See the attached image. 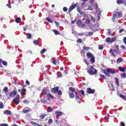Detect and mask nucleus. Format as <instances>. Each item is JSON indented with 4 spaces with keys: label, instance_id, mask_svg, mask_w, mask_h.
Masks as SVG:
<instances>
[{
    "label": "nucleus",
    "instance_id": "nucleus-1",
    "mask_svg": "<svg viewBox=\"0 0 126 126\" xmlns=\"http://www.w3.org/2000/svg\"><path fill=\"white\" fill-rule=\"evenodd\" d=\"M114 49L113 50L111 49L109 51V53L111 54L112 56L114 58H116V56L115 54H120V49H119V45H115L114 46ZM114 52L115 54L114 53Z\"/></svg>",
    "mask_w": 126,
    "mask_h": 126
},
{
    "label": "nucleus",
    "instance_id": "nucleus-2",
    "mask_svg": "<svg viewBox=\"0 0 126 126\" xmlns=\"http://www.w3.org/2000/svg\"><path fill=\"white\" fill-rule=\"evenodd\" d=\"M87 72L90 75H95V74H97V69L91 65L90 68L87 69Z\"/></svg>",
    "mask_w": 126,
    "mask_h": 126
},
{
    "label": "nucleus",
    "instance_id": "nucleus-3",
    "mask_svg": "<svg viewBox=\"0 0 126 126\" xmlns=\"http://www.w3.org/2000/svg\"><path fill=\"white\" fill-rule=\"evenodd\" d=\"M86 56L88 59H91L90 62L92 63H95V57H94V55H93V54L88 52L86 54Z\"/></svg>",
    "mask_w": 126,
    "mask_h": 126
},
{
    "label": "nucleus",
    "instance_id": "nucleus-4",
    "mask_svg": "<svg viewBox=\"0 0 126 126\" xmlns=\"http://www.w3.org/2000/svg\"><path fill=\"white\" fill-rule=\"evenodd\" d=\"M17 95H19V94H18V93H17V90H16V88H15L14 90L12 91L11 92H10L9 94V97H10V98H12L15 96L17 97Z\"/></svg>",
    "mask_w": 126,
    "mask_h": 126
},
{
    "label": "nucleus",
    "instance_id": "nucleus-5",
    "mask_svg": "<svg viewBox=\"0 0 126 126\" xmlns=\"http://www.w3.org/2000/svg\"><path fill=\"white\" fill-rule=\"evenodd\" d=\"M13 101L16 105H18L20 102V95L17 94V96L13 99Z\"/></svg>",
    "mask_w": 126,
    "mask_h": 126
},
{
    "label": "nucleus",
    "instance_id": "nucleus-6",
    "mask_svg": "<svg viewBox=\"0 0 126 126\" xmlns=\"http://www.w3.org/2000/svg\"><path fill=\"white\" fill-rule=\"evenodd\" d=\"M116 37H112V38L107 37L105 39V40L107 43H110V44H112V43H114V42L116 41Z\"/></svg>",
    "mask_w": 126,
    "mask_h": 126
},
{
    "label": "nucleus",
    "instance_id": "nucleus-7",
    "mask_svg": "<svg viewBox=\"0 0 126 126\" xmlns=\"http://www.w3.org/2000/svg\"><path fill=\"white\" fill-rule=\"evenodd\" d=\"M86 92L88 94H94L95 93V90H93L91 88H88Z\"/></svg>",
    "mask_w": 126,
    "mask_h": 126
},
{
    "label": "nucleus",
    "instance_id": "nucleus-8",
    "mask_svg": "<svg viewBox=\"0 0 126 126\" xmlns=\"http://www.w3.org/2000/svg\"><path fill=\"white\" fill-rule=\"evenodd\" d=\"M76 6V4L70 5L69 8H68V13H70V12L72 11L73 9H74V8H75Z\"/></svg>",
    "mask_w": 126,
    "mask_h": 126
},
{
    "label": "nucleus",
    "instance_id": "nucleus-9",
    "mask_svg": "<svg viewBox=\"0 0 126 126\" xmlns=\"http://www.w3.org/2000/svg\"><path fill=\"white\" fill-rule=\"evenodd\" d=\"M117 3L118 4H123L124 3L125 5L126 6V0H117Z\"/></svg>",
    "mask_w": 126,
    "mask_h": 126
},
{
    "label": "nucleus",
    "instance_id": "nucleus-10",
    "mask_svg": "<svg viewBox=\"0 0 126 126\" xmlns=\"http://www.w3.org/2000/svg\"><path fill=\"white\" fill-rule=\"evenodd\" d=\"M58 89H60V87L59 86L53 88L51 89V92L56 94V93H57V91H58Z\"/></svg>",
    "mask_w": 126,
    "mask_h": 126
},
{
    "label": "nucleus",
    "instance_id": "nucleus-11",
    "mask_svg": "<svg viewBox=\"0 0 126 126\" xmlns=\"http://www.w3.org/2000/svg\"><path fill=\"white\" fill-rule=\"evenodd\" d=\"M55 115H56V116H57L58 117H62V116L63 115V112L60 111H57L55 112Z\"/></svg>",
    "mask_w": 126,
    "mask_h": 126
},
{
    "label": "nucleus",
    "instance_id": "nucleus-12",
    "mask_svg": "<svg viewBox=\"0 0 126 126\" xmlns=\"http://www.w3.org/2000/svg\"><path fill=\"white\" fill-rule=\"evenodd\" d=\"M107 71L112 74H115V73H116V71H115L114 69L107 68Z\"/></svg>",
    "mask_w": 126,
    "mask_h": 126
},
{
    "label": "nucleus",
    "instance_id": "nucleus-13",
    "mask_svg": "<svg viewBox=\"0 0 126 126\" xmlns=\"http://www.w3.org/2000/svg\"><path fill=\"white\" fill-rule=\"evenodd\" d=\"M103 73L105 74V75H107L108 77H110L111 76V75H110V73L108 72V68H107L106 70H103Z\"/></svg>",
    "mask_w": 126,
    "mask_h": 126
},
{
    "label": "nucleus",
    "instance_id": "nucleus-14",
    "mask_svg": "<svg viewBox=\"0 0 126 126\" xmlns=\"http://www.w3.org/2000/svg\"><path fill=\"white\" fill-rule=\"evenodd\" d=\"M82 23H83L82 20L79 19L77 22V26H78V27H80V26L82 25Z\"/></svg>",
    "mask_w": 126,
    "mask_h": 126
},
{
    "label": "nucleus",
    "instance_id": "nucleus-15",
    "mask_svg": "<svg viewBox=\"0 0 126 126\" xmlns=\"http://www.w3.org/2000/svg\"><path fill=\"white\" fill-rule=\"evenodd\" d=\"M21 95L22 96H25V95H26V89H22Z\"/></svg>",
    "mask_w": 126,
    "mask_h": 126
},
{
    "label": "nucleus",
    "instance_id": "nucleus-16",
    "mask_svg": "<svg viewBox=\"0 0 126 126\" xmlns=\"http://www.w3.org/2000/svg\"><path fill=\"white\" fill-rule=\"evenodd\" d=\"M77 10L78 11V12H79V13L81 15H83L84 14V12H82V11H81V9H80V7H78L77 8Z\"/></svg>",
    "mask_w": 126,
    "mask_h": 126
},
{
    "label": "nucleus",
    "instance_id": "nucleus-17",
    "mask_svg": "<svg viewBox=\"0 0 126 126\" xmlns=\"http://www.w3.org/2000/svg\"><path fill=\"white\" fill-rule=\"evenodd\" d=\"M3 114L4 115H7V116H8L9 115H11V111L9 110H5L3 112Z\"/></svg>",
    "mask_w": 126,
    "mask_h": 126
},
{
    "label": "nucleus",
    "instance_id": "nucleus-18",
    "mask_svg": "<svg viewBox=\"0 0 126 126\" xmlns=\"http://www.w3.org/2000/svg\"><path fill=\"white\" fill-rule=\"evenodd\" d=\"M41 93L42 95H48V93L47 92V91H46V88H43Z\"/></svg>",
    "mask_w": 126,
    "mask_h": 126
},
{
    "label": "nucleus",
    "instance_id": "nucleus-19",
    "mask_svg": "<svg viewBox=\"0 0 126 126\" xmlns=\"http://www.w3.org/2000/svg\"><path fill=\"white\" fill-rule=\"evenodd\" d=\"M2 91H4L5 94L7 95V92H8V88H7V87H4Z\"/></svg>",
    "mask_w": 126,
    "mask_h": 126
},
{
    "label": "nucleus",
    "instance_id": "nucleus-20",
    "mask_svg": "<svg viewBox=\"0 0 126 126\" xmlns=\"http://www.w3.org/2000/svg\"><path fill=\"white\" fill-rule=\"evenodd\" d=\"M46 116H47V115L45 113H43V114H41L40 116H39V118L41 119V120H44V119H45V118H46Z\"/></svg>",
    "mask_w": 126,
    "mask_h": 126
},
{
    "label": "nucleus",
    "instance_id": "nucleus-21",
    "mask_svg": "<svg viewBox=\"0 0 126 126\" xmlns=\"http://www.w3.org/2000/svg\"><path fill=\"white\" fill-rule=\"evenodd\" d=\"M123 62V58H119V59H117L116 63L117 64H119V63H121Z\"/></svg>",
    "mask_w": 126,
    "mask_h": 126
},
{
    "label": "nucleus",
    "instance_id": "nucleus-22",
    "mask_svg": "<svg viewBox=\"0 0 126 126\" xmlns=\"http://www.w3.org/2000/svg\"><path fill=\"white\" fill-rule=\"evenodd\" d=\"M22 112L24 113V114H26L27 113L30 112V108H28V109H24L22 111Z\"/></svg>",
    "mask_w": 126,
    "mask_h": 126
},
{
    "label": "nucleus",
    "instance_id": "nucleus-23",
    "mask_svg": "<svg viewBox=\"0 0 126 126\" xmlns=\"http://www.w3.org/2000/svg\"><path fill=\"white\" fill-rule=\"evenodd\" d=\"M115 79L117 86H120V82L119 81V79H118L117 77H115Z\"/></svg>",
    "mask_w": 126,
    "mask_h": 126
},
{
    "label": "nucleus",
    "instance_id": "nucleus-24",
    "mask_svg": "<svg viewBox=\"0 0 126 126\" xmlns=\"http://www.w3.org/2000/svg\"><path fill=\"white\" fill-rule=\"evenodd\" d=\"M52 63H53V64H55V65H57V64H59L60 63V61H53L52 62Z\"/></svg>",
    "mask_w": 126,
    "mask_h": 126
},
{
    "label": "nucleus",
    "instance_id": "nucleus-25",
    "mask_svg": "<svg viewBox=\"0 0 126 126\" xmlns=\"http://www.w3.org/2000/svg\"><path fill=\"white\" fill-rule=\"evenodd\" d=\"M83 49L84 51H89L91 48L90 47L83 46Z\"/></svg>",
    "mask_w": 126,
    "mask_h": 126
},
{
    "label": "nucleus",
    "instance_id": "nucleus-26",
    "mask_svg": "<svg viewBox=\"0 0 126 126\" xmlns=\"http://www.w3.org/2000/svg\"><path fill=\"white\" fill-rule=\"evenodd\" d=\"M118 17H122L123 16V12L122 11L117 12Z\"/></svg>",
    "mask_w": 126,
    "mask_h": 126
},
{
    "label": "nucleus",
    "instance_id": "nucleus-27",
    "mask_svg": "<svg viewBox=\"0 0 126 126\" xmlns=\"http://www.w3.org/2000/svg\"><path fill=\"white\" fill-rule=\"evenodd\" d=\"M15 22L16 23H20L21 22V19L20 18H17L15 19Z\"/></svg>",
    "mask_w": 126,
    "mask_h": 126
},
{
    "label": "nucleus",
    "instance_id": "nucleus-28",
    "mask_svg": "<svg viewBox=\"0 0 126 126\" xmlns=\"http://www.w3.org/2000/svg\"><path fill=\"white\" fill-rule=\"evenodd\" d=\"M75 98L76 100H79V96H78V94H77V92H76L75 93Z\"/></svg>",
    "mask_w": 126,
    "mask_h": 126
},
{
    "label": "nucleus",
    "instance_id": "nucleus-29",
    "mask_svg": "<svg viewBox=\"0 0 126 126\" xmlns=\"http://www.w3.org/2000/svg\"><path fill=\"white\" fill-rule=\"evenodd\" d=\"M69 90L70 91V92H75V89L73 87L69 88Z\"/></svg>",
    "mask_w": 126,
    "mask_h": 126
},
{
    "label": "nucleus",
    "instance_id": "nucleus-30",
    "mask_svg": "<svg viewBox=\"0 0 126 126\" xmlns=\"http://www.w3.org/2000/svg\"><path fill=\"white\" fill-rule=\"evenodd\" d=\"M47 110H48V112H49V113L53 112V108H52V107L51 106L48 107Z\"/></svg>",
    "mask_w": 126,
    "mask_h": 126
},
{
    "label": "nucleus",
    "instance_id": "nucleus-31",
    "mask_svg": "<svg viewBox=\"0 0 126 126\" xmlns=\"http://www.w3.org/2000/svg\"><path fill=\"white\" fill-rule=\"evenodd\" d=\"M32 37V35L30 33H28L27 34V39H31Z\"/></svg>",
    "mask_w": 126,
    "mask_h": 126
},
{
    "label": "nucleus",
    "instance_id": "nucleus-32",
    "mask_svg": "<svg viewBox=\"0 0 126 126\" xmlns=\"http://www.w3.org/2000/svg\"><path fill=\"white\" fill-rule=\"evenodd\" d=\"M111 86V88H110L111 91H115V87H114V85L113 84H110Z\"/></svg>",
    "mask_w": 126,
    "mask_h": 126
},
{
    "label": "nucleus",
    "instance_id": "nucleus-33",
    "mask_svg": "<svg viewBox=\"0 0 126 126\" xmlns=\"http://www.w3.org/2000/svg\"><path fill=\"white\" fill-rule=\"evenodd\" d=\"M31 124L32 125V126H39V124L36 122H31Z\"/></svg>",
    "mask_w": 126,
    "mask_h": 126
},
{
    "label": "nucleus",
    "instance_id": "nucleus-34",
    "mask_svg": "<svg viewBox=\"0 0 126 126\" xmlns=\"http://www.w3.org/2000/svg\"><path fill=\"white\" fill-rule=\"evenodd\" d=\"M33 43L34 45H39V40H33Z\"/></svg>",
    "mask_w": 126,
    "mask_h": 126
},
{
    "label": "nucleus",
    "instance_id": "nucleus-35",
    "mask_svg": "<svg viewBox=\"0 0 126 126\" xmlns=\"http://www.w3.org/2000/svg\"><path fill=\"white\" fill-rule=\"evenodd\" d=\"M118 69H119L120 71H125V68L123 67H119Z\"/></svg>",
    "mask_w": 126,
    "mask_h": 126
},
{
    "label": "nucleus",
    "instance_id": "nucleus-36",
    "mask_svg": "<svg viewBox=\"0 0 126 126\" xmlns=\"http://www.w3.org/2000/svg\"><path fill=\"white\" fill-rule=\"evenodd\" d=\"M23 103H24V104H28L30 103V101L27 99H25L23 101Z\"/></svg>",
    "mask_w": 126,
    "mask_h": 126
},
{
    "label": "nucleus",
    "instance_id": "nucleus-37",
    "mask_svg": "<svg viewBox=\"0 0 126 126\" xmlns=\"http://www.w3.org/2000/svg\"><path fill=\"white\" fill-rule=\"evenodd\" d=\"M69 96L70 98H74V94L73 93H70Z\"/></svg>",
    "mask_w": 126,
    "mask_h": 126
},
{
    "label": "nucleus",
    "instance_id": "nucleus-38",
    "mask_svg": "<svg viewBox=\"0 0 126 126\" xmlns=\"http://www.w3.org/2000/svg\"><path fill=\"white\" fill-rule=\"evenodd\" d=\"M77 43H79L80 44L82 43V39L81 38H78V40H76Z\"/></svg>",
    "mask_w": 126,
    "mask_h": 126
},
{
    "label": "nucleus",
    "instance_id": "nucleus-39",
    "mask_svg": "<svg viewBox=\"0 0 126 126\" xmlns=\"http://www.w3.org/2000/svg\"><path fill=\"white\" fill-rule=\"evenodd\" d=\"M57 93H58V94H59L60 96L63 94V93L62 92V91L61 90H59L57 91Z\"/></svg>",
    "mask_w": 126,
    "mask_h": 126
},
{
    "label": "nucleus",
    "instance_id": "nucleus-40",
    "mask_svg": "<svg viewBox=\"0 0 126 126\" xmlns=\"http://www.w3.org/2000/svg\"><path fill=\"white\" fill-rule=\"evenodd\" d=\"M2 63L3 65H7V62L5 61L2 60Z\"/></svg>",
    "mask_w": 126,
    "mask_h": 126
},
{
    "label": "nucleus",
    "instance_id": "nucleus-41",
    "mask_svg": "<svg viewBox=\"0 0 126 126\" xmlns=\"http://www.w3.org/2000/svg\"><path fill=\"white\" fill-rule=\"evenodd\" d=\"M53 32L55 35H59L60 34V32L57 30H54Z\"/></svg>",
    "mask_w": 126,
    "mask_h": 126
},
{
    "label": "nucleus",
    "instance_id": "nucleus-42",
    "mask_svg": "<svg viewBox=\"0 0 126 126\" xmlns=\"http://www.w3.org/2000/svg\"><path fill=\"white\" fill-rule=\"evenodd\" d=\"M46 20H47V21H48V22H50V23H52V22H53V20H52L51 19L49 18H46Z\"/></svg>",
    "mask_w": 126,
    "mask_h": 126
},
{
    "label": "nucleus",
    "instance_id": "nucleus-43",
    "mask_svg": "<svg viewBox=\"0 0 126 126\" xmlns=\"http://www.w3.org/2000/svg\"><path fill=\"white\" fill-rule=\"evenodd\" d=\"M121 77H124V78H126V73H122L121 75Z\"/></svg>",
    "mask_w": 126,
    "mask_h": 126
},
{
    "label": "nucleus",
    "instance_id": "nucleus-44",
    "mask_svg": "<svg viewBox=\"0 0 126 126\" xmlns=\"http://www.w3.org/2000/svg\"><path fill=\"white\" fill-rule=\"evenodd\" d=\"M116 16H117V12H115V13L113 14V19H116Z\"/></svg>",
    "mask_w": 126,
    "mask_h": 126
},
{
    "label": "nucleus",
    "instance_id": "nucleus-45",
    "mask_svg": "<svg viewBox=\"0 0 126 126\" xmlns=\"http://www.w3.org/2000/svg\"><path fill=\"white\" fill-rule=\"evenodd\" d=\"M103 48H104V46L103 45H98L99 50H103Z\"/></svg>",
    "mask_w": 126,
    "mask_h": 126
},
{
    "label": "nucleus",
    "instance_id": "nucleus-46",
    "mask_svg": "<svg viewBox=\"0 0 126 126\" xmlns=\"http://www.w3.org/2000/svg\"><path fill=\"white\" fill-rule=\"evenodd\" d=\"M67 7H63V11L64 12H66V11H67Z\"/></svg>",
    "mask_w": 126,
    "mask_h": 126
},
{
    "label": "nucleus",
    "instance_id": "nucleus-47",
    "mask_svg": "<svg viewBox=\"0 0 126 126\" xmlns=\"http://www.w3.org/2000/svg\"><path fill=\"white\" fill-rule=\"evenodd\" d=\"M53 123V119L50 118L48 121V124H52Z\"/></svg>",
    "mask_w": 126,
    "mask_h": 126
},
{
    "label": "nucleus",
    "instance_id": "nucleus-48",
    "mask_svg": "<svg viewBox=\"0 0 126 126\" xmlns=\"http://www.w3.org/2000/svg\"><path fill=\"white\" fill-rule=\"evenodd\" d=\"M78 36H84V35H85V33L84 32L78 33Z\"/></svg>",
    "mask_w": 126,
    "mask_h": 126
},
{
    "label": "nucleus",
    "instance_id": "nucleus-49",
    "mask_svg": "<svg viewBox=\"0 0 126 126\" xmlns=\"http://www.w3.org/2000/svg\"><path fill=\"white\" fill-rule=\"evenodd\" d=\"M84 63H85L86 64H87V65H89V62H88V61H87V60H86V59H84Z\"/></svg>",
    "mask_w": 126,
    "mask_h": 126
},
{
    "label": "nucleus",
    "instance_id": "nucleus-50",
    "mask_svg": "<svg viewBox=\"0 0 126 126\" xmlns=\"http://www.w3.org/2000/svg\"><path fill=\"white\" fill-rule=\"evenodd\" d=\"M47 95H48V97H49V98H54V96H53L52 94H47Z\"/></svg>",
    "mask_w": 126,
    "mask_h": 126
},
{
    "label": "nucleus",
    "instance_id": "nucleus-51",
    "mask_svg": "<svg viewBox=\"0 0 126 126\" xmlns=\"http://www.w3.org/2000/svg\"><path fill=\"white\" fill-rule=\"evenodd\" d=\"M46 52V49H43L42 50H41V51H40V54H44V53H45Z\"/></svg>",
    "mask_w": 126,
    "mask_h": 126
},
{
    "label": "nucleus",
    "instance_id": "nucleus-52",
    "mask_svg": "<svg viewBox=\"0 0 126 126\" xmlns=\"http://www.w3.org/2000/svg\"><path fill=\"white\" fill-rule=\"evenodd\" d=\"M3 108V103L2 102L0 103V109H2Z\"/></svg>",
    "mask_w": 126,
    "mask_h": 126
},
{
    "label": "nucleus",
    "instance_id": "nucleus-53",
    "mask_svg": "<svg viewBox=\"0 0 126 126\" xmlns=\"http://www.w3.org/2000/svg\"><path fill=\"white\" fill-rule=\"evenodd\" d=\"M120 97L122 98V99H125L126 98V96H125V95H124L123 94H120Z\"/></svg>",
    "mask_w": 126,
    "mask_h": 126
},
{
    "label": "nucleus",
    "instance_id": "nucleus-54",
    "mask_svg": "<svg viewBox=\"0 0 126 126\" xmlns=\"http://www.w3.org/2000/svg\"><path fill=\"white\" fill-rule=\"evenodd\" d=\"M87 9H88V10H93V8H92L91 6H89Z\"/></svg>",
    "mask_w": 126,
    "mask_h": 126
},
{
    "label": "nucleus",
    "instance_id": "nucleus-55",
    "mask_svg": "<svg viewBox=\"0 0 126 126\" xmlns=\"http://www.w3.org/2000/svg\"><path fill=\"white\" fill-rule=\"evenodd\" d=\"M41 102L42 103H45V104H46V103H47V101L46 100V99H45V98L42 99Z\"/></svg>",
    "mask_w": 126,
    "mask_h": 126
},
{
    "label": "nucleus",
    "instance_id": "nucleus-56",
    "mask_svg": "<svg viewBox=\"0 0 126 126\" xmlns=\"http://www.w3.org/2000/svg\"><path fill=\"white\" fill-rule=\"evenodd\" d=\"M54 22H55L57 27H59V25H60V23L57 21H55Z\"/></svg>",
    "mask_w": 126,
    "mask_h": 126
},
{
    "label": "nucleus",
    "instance_id": "nucleus-57",
    "mask_svg": "<svg viewBox=\"0 0 126 126\" xmlns=\"http://www.w3.org/2000/svg\"><path fill=\"white\" fill-rule=\"evenodd\" d=\"M91 20L93 22H94V21H95V18L94 17H93V16H92Z\"/></svg>",
    "mask_w": 126,
    "mask_h": 126
},
{
    "label": "nucleus",
    "instance_id": "nucleus-58",
    "mask_svg": "<svg viewBox=\"0 0 126 126\" xmlns=\"http://www.w3.org/2000/svg\"><path fill=\"white\" fill-rule=\"evenodd\" d=\"M80 92H81L82 95H83V96H85V94H84V91H83V90H81V91H80Z\"/></svg>",
    "mask_w": 126,
    "mask_h": 126
},
{
    "label": "nucleus",
    "instance_id": "nucleus-59",
    "mask_svg": "<svg viewBox=\"0 0 126 126\" xmlns=\"http://www.w3.org/2000/svg\"><path fill=\"white\" fill-rule=\"evenodd\" d=\"M94 1H95V0H90V2L91 4H93V3H94Z\"/></svg>",
    "mask_w": 126,
    "mask_h": 126
},
{
    "label": "nucleus",
    "instance_id": "nucleus-60",
    "mask_svg": "<svg viewBox=\"0 0 126 126\" xmlns=\"http://www.w3.org/2000/svg\"><path fill=\"white\" fill-rule=\"evenodd\" d=\"M88 35H89V36H92V35H93V32H88Z\"/></svg>",
    "mask_w": 126,
    "mask_h": 126
},
{
    "label": "nucleus",
    "instance_id": "nucleus-61",
    "mask_svg": "<svg viewBox=\"0 0 126 126\" xmlns=\"http://www.w3.org/2000/svg\"><path fill=\"white\" fill-rule=\"evenodd\" d=\"M86 23L87 24H89L90 23V20L89 19H87Z\"/></svg>",
    "mask_w": 126,
    "mask_h": 126
},
{
    "label": "nucleus",
    "instance_id": "nucleus-62",
    "mask_svg": "<svg viewBox=\"0 0 126 126\" xmlns=\"http://www.w3.org/2000/svg\"><path fill=\"white\" fill-rule=\"evenodd\" d=\"M124 31H125V29H122L121 30H120L119 31V33H123V32H124Z\"/></svg>",
    "mask_w": 126,
    "mask_h": 126
},
{
    "label": "nucleus",
    "instance_id": "nucleus-63",
    "mask_svg": "<svg viewBox=\"0 0 126 126\" xmlns=\"http://www.w3.org/2000/svg\"><path fill=\"white\" fill-rule=\"evenodd\" d=\"M120 124L121 126H126V124H125L123 122H121Z\"/></svg>",
    "mask_w": 126,
    "mask_h": 126
},
{
    "label": "nucleus",
    "instance_id": "nucleus-64",
    "mask_svg": "<svg viewBox=\"0 0 126 126\" xmlns=\"http://www.w3.org/2000/svg\"><path fill=\"white\" fill-rule=\"evenodd\" d=\"M1 126H8V125L4 123V124H1Z\"/></svg>",
    "mask_w": 126,
    "mask_h": 126
}]
</instances>
